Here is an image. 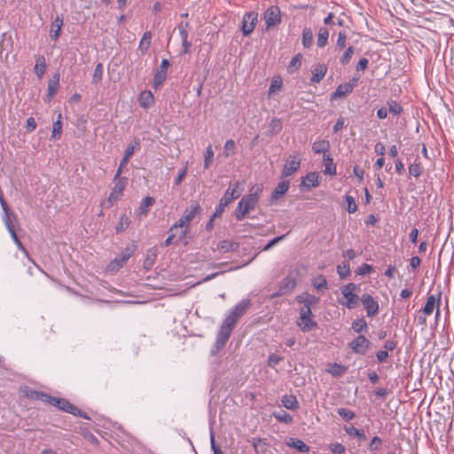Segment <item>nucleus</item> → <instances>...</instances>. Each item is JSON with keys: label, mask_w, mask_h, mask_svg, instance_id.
<instances>
[{"label": "nucleus", "mask_w": 454, "mask_h": 454, "mask_svg": "<svg viewBox=\"0 0 454 454\" xmlns=\"http://www.w3.org/2000/svg\"><path fill=\"white\" fill-rule=\"evenodd\" d=\"M35 394L36 395V398L41 399L46 403H49L64 411L88 419V417L83 412H82L77 407L71 404L68 401L65 399L51 397L46 394L39 392H35Z\"/></svg>", "instance_id": "7ed1b4c3"}, {"label": "nucleus", "mask_w": 454, "mask_h": 454, "mask_svg": "<svg viewBox=\"0 0 454 454\" xmlns=\"http://www.w3.org/2000/svg\"><path fill=\"white\" fill-rule=\"evenodd\" d=\"M344 430L351 437H357L361 440H364L366 438L364 430L357 429L353 426H345Z\"/></svg>", "instance_id": "f704fd0d"}, {"label": "nucleus", "mask_w": 454, "mask_h": 454, "mask_svg": "<svg viewBox=\"0 0 454 454\" xmlns=\"http://www.w3.org/2000/svg\"><path fill=\"white\" fill-rule=\"evenodd\" d=\"M140 145V142L138 139H135L133 143L129 144L124 153L123 158H126L129 160L131 156L134 154L136 149H137Z\"/></svg>", "instance_id": "37998d69"}, {"label": "nucleus", "mask_w": 454, "mask_h": 454, "mask_svg": "<svg viewBox=\"0 0 454 454\" xmlns=\"http://www.w3.org/2000/svg\"><path fill=\"white\" fill-rule=\"evenodd\" d=\"M359 77H353L348 82L340 84L332 95V99L344 98L350 94L357 85Z\"/></svg>", "instance_id": "6e6552de"}, {"label": "nucleus", "mask_w": 454, "mask_h": 454, "mask_svg": "<svg viewBox=\"0 0 454 454\" xmlns=\"http://www.w3.org/2000/svg\"><path fill=\"white\" fill-rule=\"evenodd\" d=\"M151 39H152V34L151 32H145L141 40H140V43H139V46H138V50L142 52V53H145L147 51V50L149 49L150 45H151Z\"/></svg>", "instance_id": "473e14b6"}, {"label": "nucleus", "mask_w": 454, "mask_h": 454, "mask_svg": "<svg viewBox=\"0 0 454 454\" xmlns=\"http://www.w3.org/2000/svg\"><path fill=\"white\" fill-rule=\"evenodd\" d=\"M329 30L325 27H321L318 29L317 35V45L318 48H324L328 43Z\"/></svg>", "instance_id": "b1692460"}, {"label": "nucleus", "mask_w": 454, "mask_h": 454, "mask_svg": "<svg viewBox=\"0 0 454 454\" xmlns=\"http://www.w3.org/2000/svg\"><path fill=\"white\" fill-rule=\"evenodd\" d=\"M286 445L303 453H306L309 450V447L303 441L299 439L290 438L286 442Z\"/></svg>", "instance_id": "a878e982"}, {"label": "nucleus", "mask_w": 454, "mask_h": 454, "mask_svg": "<svg viewBox=\"0 0 454 454\" xmlns=\"http://www.w3.org/2000/svg\"><path fill=\"white\" fill-rule=\"evenodd\" d=\"M104 67L102 63H98L92 75L91 82L94 84H98L102 81Z\"/></svg>", "instance_id": "ea45409f"}, {"label": "nucleus", "mask_w": 454, "mask_h": 454, "mask_svg": "<svg viewBox=\"0 0 454 454\" xmlns=\"http://www.w3.org/2000/svg\"><path fill=\"white\" fill-rule=\"evenodd\" d=\"M188 23L186 22L184 25H180L178 27L179 34L182 41L188 40V32L186 31V27H188Z\"/></svg>", "instance_id": "69168bd1"}, {"label": "nucleus", "mask_w": 454, "mask_h": 454, "mask_svg": "<svg viewBox=\"0 0 454 454\" xmlns=\"http://www.w3.org/2000/svg\"><path fill=\"white\" fill-rule=\"evenodd\" d=\"M389 111L394 114H399L403 111L400 104L395 101L388 102Z\"/></svg>", "instance_id": "13d9d810"}, {"label": "nucleus", "mask_w": 454, "mask_h": 454, "mask_svg": "<svg viewBox=\"0 0 454 454\" xmlns=\"http://www.w3.org/2000/svg\"><path fill=\"white\" fill-rule=\"evenodd\" d=\"M61 133H62V123H61V114H59L58 120L53 122L51 137L54 138H59L60 137Z\"/></svg>", "instance_id": "de8ad7c7"}, {"label": "nucleus", "mask_w": 454, "mask_h": 454, "mask_svg": "<svg viewBox=\"0 0 454 454\" xmlns=\"http://www.w3.org/2000/svg\"><path fill=\"white\" fill-rule=\"evenodd\" d=\"M286 235L278 236L271 239L265 247L262 248L263 251L270 250L272 247L279 243L281 240L285 239Z\"/></svg>", "instance_id": "bf43d9fd"}, {"label": "nucleus", "mask_w": 454, "mask_h": 454, "mask_svg": "<svg viewBox=\"0 0 454 454\" xmlns=\"http://www.w3.org/2000/svg\"><path fill=\"white\" fill-rule=\"evenodd\" d=\"M157 256V250L155 248H151L147 251L146 258L145 260V267L151 268L154 262V260Z\"/></svg>", "instance_id": "49530a36"}, {"label": "nucleus", "mask_w": 454, "mask_h": 454, "mask_svg": "<svg viewBox=\"0 0 454 454\" xmlns=\"http://www.w3.org/2000/svg\"><path fill=\"white\" fill-rule=\"evenodd\" d=\"M350 272L348 261L342 262L341 264L337 267V273L340 278H345Z\"/></svg>", "instance_id": "c03bdc74"}, {"label": "nucleus", "mask_w": 454, "mask_h": 454, "mask_svg": "<svg viewBox=\"0 0 454 454\" xmlns=\"http://www.w3.org/2000/svg\"><path fill=\"white\" fill-rule=\"evenodd\" d=\"M297 301L303 304L302 307H309L311 309L312 306L318 302L319 299L313 294H305L303 295L298 296Z\"/></svg>", "instance_id": "393cba45"}, {"label": "nucleus", "mask_w": 454, "mask_h": 454, "mask_svg": "<svg viewBox=\"0 0 454 454\" xmlns=\"http://www.w3.org/2000/svg\"><path fill=\"white\" fill-rule=\"evenodd\" d=\"M372 270V265L370 264H367V263H364L362 264L358 270H357V274L358 275H361V276H364L366 274H369L371 271Z\"/></svg>", "instance_id": "680f3d73"}, {"label": "nucleus", "mask_w": 454, "mask_h": 454, "mask_svg": "<svg viewBox=\"0 0 454 454\" xmlns=\"http://www.w3.org/2000/svg\"><path fill=\"white\" fill-rule=\"evenodd\" d=\"M369 345L370 341L364 336L360 335L350 342L349 347L353 352L364 355Z\"/></svg>", "instance_id": "2eb2a0df"}, {"label": "nucleus", "mask_w": 454, "mask_h": 454, "mask_svg": "<svg viewBox=\"0 0 454 454\" xmlns=\"http://www.w3.org/2000/svg\"><path fill=\"white\" fill-rule=\"evenodd\" d=\"M126 183L127 179L125 177H118L116 180L114 179V186L108 197V202H110L111 205L121 198L123 191L125 190Z\"/></svg>", "instance_id": "f8f14e48"}, {"label": "nucleus", "mask_w": 454, "mask_h": 454, "mask_svg": "<svg viewBox=\"0 0 454 454\" xmlns=\"http://www.w3.org/2000/svg\"><path fill=\"white\" fill-rule=\"evenodd\" d=\"M258 20V14L254 12H247L242 19L241 30L245 36L249 35L254 29Z\"/></svg>", "instance_id": "1a4fd4ad"}, {"label": "nucleus", "mask_w": 454, "mask_h": 454, "mask_svg": "<svg viewBox=\"0 0 454 454\" xmlns=\"http://www.w3.org/2000/svg\"><path fill=\"white\" fill-rule=\"evenodd\" d=\"M301 160L298 153L290 155L284 165L282 177H287L294 174L300 168Z\"/></svg>", "instance_id": "9d476101"}, {"label": "nucleus", "mask_w": 454, "mask_h": 454, "mask_svg": "<svg viewBox=\"0 0 454 454\" xmlns=\"http://www.w3.org/2000/svg\"><path fill=\"white\" fill-rule=\"evenodd\" d=\"M361 301L366 310L368 317H374L379 312L378 301L370 294H364L361 298Z\"/></svg>", "instance_id": "4468645a"}, {"label": "nucleus", "mask_w": 454, "mask_h": 454, "mask_svg": "<svg viewBox=\"0 0 454 454\" xmlns=\"http://www.w3.org/2000/svg\"><path fill=\"white\" fill-rule=\"evenodd\" d=\"M352 329L356 333L367 331V323L364 318H358L352 323Z\"/></svg>", "instance_id": "a18cd8bd"}, {"label": "nucleus", "mask_w": 454, "mask_h": 454, "mask_svg": "<svg viewBox=\"0 0 454 454\" xmlns=\"http://www.w3.org/2000/svg\"><path fill=\"white\" fill-rule=\"evenodd\" d=\"M337 412L343 419L347 421L352 420L356 417L354 411L346 408H340L337 410Z\"/></svg>", "instance_id": "09e8293b"}, {"label": "nucleus", "mask_w": 454, "mask_h": 454, "mask_svg": "<svg viewBox=\"0 0 454 454\" xmlns=\"http://www.w3.org/2000/svg\"><path fill=\"white\" fill-rule=\"evenodd\" d=\"M235 244L229 240H222L218 243L217 247L223 252H228L233 249Z\"/></svg>", "instance_id": "6e6d98bb"}, {"label": "nucleus", "mask_w": 454, "mask_h": 454, "mask_svg": "<svg viewBox=\"0 0 454 454\" xmlns=\"http://www.w3.org/2000/svg\"><path fill=\"white\" fill-rule=\"evenodd\" d=\"M302 58V55L298 53L291 59L287 67L289 73H294L295 70L300 68L301 66Z\"/></svg>", "instance_id": "4c0bfd02"}, {"label": "nucleus", "mask_w": 454, "mask_h": 454, "mask_svg": "<svg viewBox=\"0 0 454 454\" xmlns=\"http://www.w3.org/2000/svg\"><path fill=\"white\" fill-rule=\"evenodd\" d=\"M282 404L288 410H295L298 408V401L293 395H285L282 397Z\"/></svg>", "instance_id": "c85d7f7f"}, {"label": "nucleus", "mask_w": 454, "mask_h": 454, "mask_svg": "<svg viewBox=\"0 0 454 454\" xmlns=\"http://www.w3.org/2000/svg\"><path fill=\"white\" fill-rule=\"evenodd\" d=\"M3 220H4V223L8 231L14 229V223H16V216L12 213H11L10 211H7V213H4Z\"/></svg>", "instance_id": "79ce46f5"}, {"label": "nucleus", "mask_w": 454, "mask_h": 454, "mask_svg": "<svg viewBox=\"0 0 454 454\" xmlns=\"http://www.w3.org/2000/svg\"><path fill=\"white\" fill-rule=\"evenodd\" d=\"M346 41H347V35H346V32L344 31H340L339 34H338V38H337V42H336V46L340 49V50H342L346 47Z\"/></svg>", "instance_id": "5fc2aeb1"}, {"label": "nucleus", "mask_w": 454, "mask_h": 454, "mask_svg": "<svg viewBox=\"0 0 454 454\" xmlns=\"http://www.w3.org/2000/svg\"><path fill=\"white\" fill-rule=\"evenodd\" d=\"M154 201V199L150 196H147L145 199H143L138 208V215L145 216L149 212V207L153 205Z\"/></svg>", "instance_id": "bb28decb"}, {"label": "nucleus", "mask_w": 454, "mask_h": 454, "mask_svg": "<svg viewBox=\"0 0 454 454\" xmlns=\"http://www.w3.org/2000/svg\"><path fill=\"white\" fill-rule=\"evenodd\" d=\"M282 79L280 76H275L272 78L270 88H269V96L275 94L282 88Z\"/></svg>", "instance_id": "58836bf2"}, {"label": "nucleus", "mask_w": 454, "mask_h": 454, "mask_svg": "<svg viewBox=\"0 0 454 454\" xmlns=\"http://www.w3.org/2000/svg\"><path fill=\"white\" fill-rule=\"evenodd\" d=\"M200 211V206L198 203H192L191 207L184 212L179 221L170 228L169 231H175L180 229L179 239H184L188 232L190 223Z\"/></svg>", "instance_id": "f03ea898"}, {"label": "nucleus", "mask_w": 454, "mask_h": 454, "mask_svg": "<svg viewBox=\"0 0 454 454\" xmlns=\"http://www.w3.org/2000/svg\"><path fill=\"white\" fill-rule=\"evenodd\" d=\"M169 67L168 59H162L160 68L155 72L153 77V86L160 87L167 78V71Z\"/></svg>", "instance_id": "dca6fc26"}, {"label": "nucleus", "mask_w": 454, "mask_h": 454, "mask_svg": "<svg viewBox=\"0 0 454 454\" xmlns=\"http://www.w3.org/2000/svg\"><path fill=\"white\" fill-rule=\"evenodd\" d=\"M131 254V250L129 248L125 249L119 256L115 257L113 261L110 262L106 267V270L112 273L118 271L130 258Z\"/></svg>", "instance_id": "9b49d317"}, {"label": "nucleus", "mask_w": 454, "mask_h": 454, "mask_svg": "<svg viewBox=\"0 0 454 454\" xmlns=\"http://www.w3.org/2000/svg\"><path fill=\"white\" fill-rule=\"evenodd\" d=\"M410 175L417 177L421 174V168L419 164H411L409 167Z\"/></svg>", "instance_id": "0e129e2a"}, {"label": "nucleus", "mask_w": 454, "mask_h": 454, "mask_svg": "<svg viewBox=\"0 0 454 454\" xmlns=\"http://www.w3.org/2000/svg\"><path fill=\"white\" fill-rule=\"evenodd\" d=\"M327 67L325 64H317L312 70V77L310 79V82L312 84L320 82V81L325 77Z\"/></svg>", "instance_id": "aec40b11"}, {"label": "nucleus", "mask_w": 454, "mask_h": 454, "mask_svg": "<svg viewBox=\"0 0 454 454\" xmlns=\"http://www.w3.org/2000/svg\"><path fill=\"white\" fill-rule=\"evenodd\" d=\"M62 26H63V18L60 16H57L54 19V20L52 21L51 26V30H50L51 37L54 41H56L59 38L60 32H61Z\"/></svg>", "instance_id": "4be33fe9"}, {"label": "nucleus", "mask_w": 454, "mask_h": 454, "mask_svg": "<svg viewBox=\"0 0 454 454\" xmlns=\"http://www.w3.org/2000/svg\"><path fill=\"white\" fill-rule=\"evenodd\" d=\"M346 367L339 364H333L327 369V372L333 376H341L346 372Z\"/></svg>", "instance_id": "a19ab883"}, {"label": "nucleus", "mask_w": 454, "mask_h": 454, "mask_svg": "<svg viewBox=\"0 0 454 454\" xmlns=\"http://www.w3.org/2000/svg\"><path fill=\"white\" fill-rule=\"evenodd\" d=\"M329 448L333 454H343L345 451V447L339 442L332 443Z\"/></svg>", "instance_id": "4d7b16f0"}, {"label": "nucleus", "mask_w": 454, "mask_h": 454, "mask_svg": "<svg viewBox=\"0 0 454 454\" xmlns=\"http://www.w3.org/2000/svg\"><path fill=\"white\" fill-rule=\"evenodd\" d=\"M215 153L212 145H208L204 154V168H209L214 160Z\"/></svg>", "instance_id": "c9c22d12"}, {"label": "nucleus", "mask_w": 454, "mask_h": 454, "mask_svg": "<svg viewBox=\"0 0 454 454\" xmlns=\"http://www.w3.org/2000/svg\"><path fill=\"white\" fill-rule=\"evenodd\" d=\"M382 443V440L379 436H374L370 443V449L372 450H378Z\"/></svg>", "instance_id": "e2e57ef3"}, {"label": "nucleus", "mask_w": 454, "mask_h": 454, "mask_svg": "<svg viewBox=\"0 0 454 454\" xmlns=\"http://www.w3.org/2000/svg\"><path fill=\"white\" fill-rule=\"evenodd\" d=\"M297 325L304 332H310L317 328V324L313 319L311 309L309 307H301L299 310V317L297 319Z\"/></svg>", "instance_id": "20e7f679"}, {"label": "nucleus", "mask_w": 454, "mask_h": 454, "mask_svg": "<svg viewBox=\"0 0 454 454\" xmlns=\"http://www.w3.org/2000/svg\"><path fill=\"white\" fill-rule=\"evenodd\" d=\"M441 299H442V292H438V294H430L427 301L422 309V313L424 315H431L433 311L437 309V307L440 308L441 306Z\"/></svg>", "instance_id": "ddd939ff"}, {"label": "nucleus", "mask_w": 454, "mask_h": 454, "mask_svg": "<svg viewBox=\"0 0 454 454\" xmlns=\"http://www.w3.org/2000/svg\"><path fill=\"white\" fill-rule=\"evenodd\" d=\"M249 306L250 301L248 300H242L231 309L229 314L239 320L245 314Z\"/></svg>", "instance_id": "f3484780"}, {"label": "nucleus", "mask_w": 454, "mask_h": 454, "mask_svg": "<svg viewBox=\"0 0 454 454\" xmlns=\"http://www.w3.org/2000/svg\"><path fill=\"white\" fill-rule=\"evenodd\" d=\"M319 175L317 172L308 173L301 180V185L308 190L317 187L319 184Z\"/></svg>", "instance_id": "a211bd4d"}, {"label": "nucleus", "mask_w": 454, "mask_h": 454, "mask_svg": "<svg viewBox=\"0 0 454 454\" xmlns=\"http://www.w3.org/2000/svg\"><path fill=\"white\" fill-rule=\"evenodd\" d=\"M314 39L313 32L310 27H304L302 30L301 43L304 48H309Z\"/></svg>", "instance_id": "cd10ccee"}, {"label": "nucleus", "mask_w": 454, "mask_h": 454, "mask_svg": "<svg viewBox=\"0 0 454 454\" xmlns=\"http://www.w3.org/2000/svg\"><path fill=\"white\" fill-rule=\"evenodd\" d=\"M324 163H325V174L326 175H335L336 174V166L333 163V159L330 155H324Z\"/></svg>", "instance_id": "7c9ffc66"}, {"label": "nucleus", "mask_w": 454, "mask_h": 454, "mask_svg": "<svg viewBox=\"0 0 454 454\" xmlns=\"http://www.w3.org/2000/svg\"><path fill=\"white\" fill-rule=\"evenodd\" d=\"M138 102L143 108H148L154 102L153 93L150 90H144L140 92L138 96Z\"/></svg>", "instance_id": "5701e85b"}, {"label": "nucleus", "mask_w": 454, "mask_h": 454, "mask_svg": "<svg viewBox=\"0 0 454 454\" xmlns=\"http://www.w3.org/2000/svg\"><path fill=\"white\" fill-rule=\"evenodd\" d=\"M235 153H236L235 141L232 139H228L223 145V157L229 158V157L232 156L233 154H235Z\"/></svg>", "instance_id": "2f4dec72"}, {"label": "nucleus", "mask_w": 454, "mask_h": 454, "mask_svg": "<svg viewBox=\"0 0 454 454\" xmlns=\"http://www.w3.org/2000/svg\"><path fill=\"white\" fill-rule=\"evenodd\" d=\"M267 28L275 27L281 22V12L278 6L271 5L263 15Z\"/></svg>", "instance_id": "0eeeda50"}, {"label": "nucleus", "mask_w": 454, "mask_h": 454, "mask_svg": "<svg viewBox=\"0 0 454 454\" xmlns=\"http://www.w3.org/2000/svg\"><path fill=\"white\" fill-rule=\"evenodd\" d=\"M312 286L317 290L322 291L327 288V280L325 276L319 274L312 278Z\"/></svg>", "instance_id": "c756f323"}, {"label": "nucleus", "mask_w": 454, "mask_h": 454, "mask_svg": "<svg viewBox=\"0 0 454 454\" xmlns=\"http://www.w3.org/2000/svg\"><path fill=\"white\" fill-rule=\"evenodd\" d=\"M274 417L279 420L286 423H291L293 421V418L287 412L281 411L280 412H275Z\"/></svg>", "instance_id": "603ef678"}, {"label": "nucleus", "mask_w": 454, "mask_h": 454, "mask_svg": "<svg viewBox=\"0 0 454 454\" xmlns=\"http://www.w3.org/2000/svg\"><path fill=\"white\" fill-rule=\"evenodd\" d=\"M355 49L353 46H349L342 54V56L340 59V61L342 65H347L349 63L353 54H354Z\"/></svg>", "instance_id": "8fccbe9b"}, {"label": "nucleus", "mask_w": 454, "mask_h": 454, "mask_svg": "<svg viewBox=\"0 0 454 454\" xmlns=\"http://www.w3.org/2000/svg\"><path fill=\"white\" fill-rule=\"evenodd\" d=\"M238 319L233 317L231 315L228 314L222 325L230 327L231 329H233Z\"/></svg>", "instance_id": "052dcab7"}, {"label": "nucleus", "mask_w": 454, "mask_h": 454, "mask_svg": "<svg viewBox=\"0 0 454 454\" xmlns=\"http://www.w3.org/2000/svg\"><path fill=\"white\" fill-rule=\"evenodd\" d=\"M368 63H369V61H368L367 59L362 58L358 61V63H357V65L356 67V70L357 71H364V70H365L367 68V67H368Z\"/></svg>", "instance_id": "338daca9"}, {"label": "nucleus", "mask_w": 454, "mask_h": 454, "mask_svg": "<svg viewBox=\"0 0 454 454\" xmlns=\"http://www.w3.org/2000/svg\"><path fill=\"white\" fill-rule=\"evenodd\" d=\"M129 219L126 215H122L120 218L118 224L116 225V232H121L128 228L129 225Z\"/></svg>", "instance_id": "3c124183"}, {"label": "nucleus", "mask_w": 454, "mask_h": 454, "mask_svg": "<svg viewBox=\"0 0 454 454\" xmlns=\"http://www.w3.org/2000/svg\"><path fill=\"white\" fill-rule=\"evenodd\" d=\"M356 286L354 283H349L341 287V294L343 299L340 301V303L346 308L352 309H355L359 301V297L355 294Z\"/></svg>", "instance_id": "39448f33"}, {"label": "nucleus", "mask_w": 454, "mask_h": 454, "mask_svg": "<svg viewBox=\"0 0 454 454\" xmlns=\"http://www.w3.org/2000/svg\"><path fill=\"white\" fill-rule=\"evenodd\" d=\"M289 186H290V183L287 180H282L280 183H278V184L277 185V187L271 193V197H270L271 201L273 202V201L277 200L278 198H280L281 196H283L284 194H286V192L289 189Z\"/></svg>", "instance_id": "412c9836"}, {"label": "nucleus", "mask_w": 454, "mask_h": 454, "mask_svg": "<svg viewBox=\"0 0 454 454\" xmlns=\"http://www.w3.org/2000/svg\"><path fill=\"white\" fill-rule=\"evenodd\" d=\"M329 142L326 140L316 141L312 145L315 153H325L329 150Z\"/></svg>", "instance_id": "e433bc0d"}, {"label": "nucleus", "mask_w": 454, "mask_h": 454, "mask_svg": "<svg viewBox=\"0 0 454 454\" xmlns=\"http://www.w3.org/2000/svg\"><path fill=\"white\" fill-rule=\"evenodd\" d=\"M231 331L232 329H231L230 327H227L223 325H221L215 342L217 349L223 348L225 345L226 341L230 338Z\"/></svg>", "instance_id": "6ab92c4d"}, {"label": "nucleus", "mask_w": 454, "mask_h": 454, "mask_svg": "<svg viewBox=\"0 0 454 454\" xmlns=\"http://www.w3.org/2000/svg\"><path fill=\"white\" fill-rule=\"evenodd\" d=\"M345 200H346V202H347V210H348V213H355L357 210V207H356L355 199L352 196H350V195H347Z\"/></svg>", "instance_id": "864d4df0"}, {"label": "nucleus", "mask_w": 454, "mask_h": 454, "mask_svg": "<svg viewBox=\"0 0 454 454\" xmlns=\"http://www.w3.org/2000/svg\"><path fill=\"white\" fill-rule=\"evenodd\" d=\"M281 357L275 355V354H272L269 356V359H268V364L270 366H275L277 365L280 361H281Z\"/></svg>", "instance_id": "774afa93"}, {"label": "nucleus", "mask_w": 454, "mask_h": 454, "mask_svg": "<svg viewBox=\"0 0 454 454\" xmlns=\"http://www.w3.org/2000/svg\"><path fill=\"white\" fill-rule=\"evenodd\" d=\"M239 186V183L235 184V188L232 189H227L224 192L223 198L220 200V203L218 207L215 209V212L214 214L215 217H219L222 215L223 212L224 211L225 207L235 199L239 198L240 195V192L237 191V188Z\"/></svg>", "instance_id": "423d86ee"}, {"label": "nucleus", "mask_w": 454, "mask_h": 454, "mask_svg": "<svg viewBox=\"0 0 454 454\" xmlns=\"http://www.w3.org/2000/svg\"><path fill=\"white\" fill-rule=\"evenodd\" d=\"M262 192V186L260 184L255 185L253 187L250 194L241 199L235 210V216L237 220H243L247 214L254 209Z\"/></svg>", "instance_id": "f257e3e1"}, {"label": "nucleus", "mask_w": 454, "mask_h": 454, "mask_svg": "<svg viewBox=\"0 0 454 454\" xmlns=\"http://www.w3.org/2000/svg\"><path fill=\"white\" fill-rule=\"evenodd\" d=\"M45 70H46L45 59L43 56H41L36 59V63L35 66V73L38 78H42L45 73Z\"/></svg>", "instance_id": "72a5a7b5"}]
</instances>
